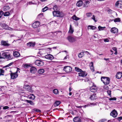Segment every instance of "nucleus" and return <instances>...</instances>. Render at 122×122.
I'll list each match as a JSON object with an SVG mask.
<instances>
[{
  "label": "nucleus",
  "mask_w": 122,
  "mask_h": 122,
  "mask_svg": "<svg viewBox=\"0 0 122 122\" xmlns=\"http://www.w3.org/2000/svg\"><path fill=\"white\" fill-rule=\"evenodd\" d=\"M114 21L115 22H118L120 21L121 20L120 18H117L114 20Z\"/></svg>",
  "instance_id": "obj_36"
},
{
  "label": "nucleus",
  "mask_w": 122,
  "mask_h": 122,
  "mask_svg": "<svg viewBox=\"0 0 122 122\" xmlns=\"http://www.w3.org/2000/svg\"><path fill=\"white\" fill-rule=\"evenodd\" d=\"M83 4V2L81 0L78 1L76 4V5L78 7L81 6Z\"/></svg>",
  "instance_id": "obj_23"
},
{
  "label": "nucleus",
  "mask_w": 122,
  "mask_h": 122,
  "mask_svg": "<svg viewBox=\"0 0 122 122\" xmlns=\"http://www.w3.org/2000/svg\"><path fill=\"white\" fill-rule=\"evenodd\" d=\"M104 41L105 42H108L109 41V40L107 39H104Z\"/></svg>",
  "instance_id": "obj_53"
},
{
  "label": "nucleus",
  "mask_w": 122,
  "mask_h": 122,
  "mask_svg": "<svg viewBox=\"0 0 122 122\" xmlns=\"http://www.w3.org/2000/svg\"><path fill=\"white\" fill-rule=\"evenodd\" d=\"M90 69L92 71H94V68L93 66V63L92 62H91L90 64Z\"/></svg>",
  "instance_id": "obj_24"
},
{
  "label": "nucleus",
  "mask_w": 122,
  "mask_h": 122,
  "mask_svg": "<svg viewBox=\"0 0 122 122\" xmlns=\"http://www.w3.org/2000/svg\"><path fill=\"white\" fill-rule=\"evenodd\" d=\"M0 76L3 75L4 74H3L4 72V70L2 69H0Z\"/></svg>",
  "instance_id": "obj_41"
},
{
  "label": "nucleus",
  "mask_w": 122,
  "mask_h": 122,
  "mask_svg": "<svg viewBox=\"0 0 122 122\" xmlns=\"http://www.w3.org/2000/svg\"><path fill=\"white\" fill-rule=\"evenodd\" d=\"M107 121V120L106 119H103L101 120V122H106Z\"/></svg>",
  "instance_id": "obj_55"
},
{
  "label": "nucleus",
  "mask_w": 122,
  "mask_h": 122,
  "mask_svg": "<svg viewBox=\"0 0 122 122\" xmlns=\"http://www.w3.org/2000/svg\"><path fill=\"white\" fill-rule=\"evenodd\" d=\"M35 64L38 66H41L44 65V63L41 60H37L36 61Z\"/></svg>",
  "instance_id": "obj_4"
},
{
  "label": "nucleus",
  "mask_w": 122,
  "mask_h": 122,
  "mask_svg": "<svg viewBox=\"0 0 122 122\" xmlns=\"http://www.w3.org/2000/svg\"><path fill=\"white\" fill-rule=\"evenodd\" d=\"M73 121L74 122H81V120L80 117H76L73 119Z\"/></svg>",
  "instance_id": "obj_17"
},
{
  "label": "nucleus",
  "mask_w": 122,
  "mask_h": 122,
  "mask_svg": "<svg viewBox=\"0 0 122 122\" xmlns=\"http://www.w3.org/2000/svg\"><path fill=\"white\" fill-rule=\"evenodd\" d=\"M10 9V7L8 5H5L3 8V10L4 11H7Z\"/></svg>",
  "instance_id": "obj_22"
},
{
  "label": "nucleus",
  "mask_w": 122,
  "mask_h": 122,
  "mask_svg": "<svg viewBox=\"0 0 122 122\" xmlns=\"http://www.w3.org/2000/svg\"><path fill=\"white\" fill-rule=\"evenodd\" d=\"M53 9L54 10V11H56V10H57V6L56 5H54L53 7Z\"/></svg>",
  "instance_id": "obj_46"
},
{
  "label": "nucleus",
  "mask_w": 122,
  "mask_h": 122,
  "mask_svg": "<svg viewBox=\"0 0 122 122\" xmlns=\"http://www.w3.org/2000/svg\"><path fill=\"white\" fill-rule=\"evenodd\" d=\"M105 28V27H102L101 26H99L98 28L100 31L103 30Z\"/></svg>",
  "instance_id": "obj_38"
},
{
  "label": "nucleus",
  "mask_w": 122,
  "mask_h": 122,
  "mask_svg": "<svg viewBox=\"0 0 122 122\" xmlns=\"http://www.w3.org/2000/svg\"><path fill=\"white\" fill-rule=\"evenodd\" d=\"M57 11H54L53 12V14L54 16H57Z\"/></svg>",
  "instance_id": "obj_43"
},
{
  "label": "nucleus",
  "mask_w": 122,
  "mask_h": 122,
  "mask_svg": "<svg viewBox=\"0 0 122 122\" xmlns=\"http://www.w3.org/2000/svg\"><path fill=\"white\" fill-rule=\"evenodd\" d=\"M29 66V65L27 64H25L24 66V67L25 68H27Z\"/></svg>",
  "instance_id": "obj_51"
},
{
  "label": "nucleus",
  "mask_w": 122,
  "mask_h": 122,
  "mask_svg": "<svg viewBox=\"0 0 122 122\" xmlns=\"http://www.w3.org/2000/svg\"><path fill=\"white\" fill-rule=\"evenodd\" d=\"M122 119V117H120L118 118V120L119 121H120Z\"/></svg>",
  "instance_id": "obj_59"
},
{
  "label": "nucleus",
  "mask_w": 122,
  "mask_h": 122,
  "mask_svg": "<svg viewBox=\"0 0 122 122\" xmlns=\"http://www.w3.org/2000/svg\"><path fill=\"white\" fill-rule=\"evenodd\" d=\"M79 76L84 77L87 75V74L85 71H81L80 73H78Z\"/></svg>",
  "instance_id": "obj_16"
},
{
  "label": "nucleus",
  "mask_w": 122,
  "mask_h": 122,
  "mask_svg": "<svg viewBox=\"0 0 122 122\" xmlns=\"http://www.w3.org/2000/svg\"><path fill=\"white\" fill-rule=\"evenodd\" d=\"M67 39L70 43H72L75 42L76 40V37L72 36H68Z\"/></svg>",
  "instance_id": "obj_3"
},
{
  "label": "nucleus",
  "mask_w": 122,
  "mask_h": 122,
  "mask_svg": "<svg viewBox=\"0 0 122 122\" xmlns=\"http://www.w3.org/2000/svg\"><path fill=\"white\" fill-rule=\"evenodd\" d=\"M13 64V62H11L8 65L5 66V67H7L10 66L12 65Z\"/></svg>",
  "instance_id": "obj_45"
},
{
  "label": "nucleus",
  "mask_w": 122,
  "mask_h": 122,
  "mask_svg": "<svg viewBox=\"0 0 122 122\" xmlns=\"http://www.w3.org/2000/svg\"><path fill=\"white\" fill-rule=\"evenodd\" d=\"M1 43L2 45L5 46H8L10 45L9 44L7 43L6 41H2Z\"/></svg>",
  "instance_id": "obj_25"
},
{
  "label": "nucleus",
  "mask_w": 122,
  "mask_h": 122,
  "mask_svg": "<svg viewBox=\"0 0 122 122\" xmlns=\"http://www.w3.org/2000/svg\"><path fill=\"white\" fill-rule=\"evenodd\" d=\"M2 58H3L7 59L9 60H10L13 59V57L11 56L10 54L7 52H4L2 53L1 54Z\"/></svg>",
  "instance_id": "obj_1"
},
{
  "label": "nucleus",
  "mask_w": 122,
  "mask_h": 122,
  "mask_svg": "<svg viewBox=\"0 0 122 122\" xmlns=\"http://www.w3.org/2000/svg\"><path fill=\"white\" fill-rule=\"evenodd\" d=\"M107 92L109 95L111 97V91L110 90H108Z\"/></svg>",
  "instance_id": "obj_47"
},
{
  "label": "nucleus",
  "mask_w": 122,
  "mask_h": 122,
  "mask_svg": "<svg viewBox=\"0 0 122 122\" xmlns=\"http://www.w3.org/2000/svg\"><path fill=\"white\" fill-rule=\"evenodd\" d=\"M61 102L60 101H56L54 103L55 107L58 106L60 104Z\"/></svg>",
  "instance_id": "obj_33"
},
{
  "label": "nucleus",
  "mask_w": 122,
  "mask_h": 122,
  "mask_svg": "<svg viewBox=\"0 0 122 122\" xmlns=\"http://www.w3.org/2000/svg\"><path fill=\"white\" fill-rule=\"evenodd\" d=\"M11 78L12 79H15L18 76V75L16 72L11 73L10 74Z\"/></svg>",
  "instance_id": "obj_9"
},
{
  "label": "nucleus",
  "mask_w": 122,
  "mask_h": 122,
  "mask_svg": "<svg viewBox=\"0 0 122 122\" xmlns=\"http://www.w3.org/2000/svg\"><path fill=\"white\" fill-rule=\"evenodd\" d=\"M90 98L91 100H96L97 99L96 94L95 93H94L91 96Z\"/></svg>",
  "instance_id": "obj_18"
},
{
  "label": "nucleus",
  "mask_w": 122,
  "mask_h": 122,
  "mask_svg": "<svg viewBox=\"0 0 122 122\" xmlns=\"http://www.w3.org/2000/svg\"><path fill=\"white\" fill-rule=\"evenodd\" d=\"M37 69L36 68L33 66L31 67L30 69V71L32 73H34L36 72Z\"/></svg>",
  "instance_id": "obj_19"
},
{
  "label": "nucleus",
  "mask_w": 122,
  "mask_h": 122,
  "mask_svg": "<svg viewBox=\"0 0 122 122\" xmlns=\"http://www.w3.org/2000/svg\"><path fill=\"white\" fill-rule=\"evenodd\" d=\"M48 9V7L46 6L42 9V11L43 12H44L47 10Z\"/></svg>",
  "instance_id": "obj_42"
},
{
  "label": "nucleus",
  "mask_w": 122,
  "mask_h": 122,
  "mask_svg": "<svg viewBox=\"0 0 122 122\" xmlns=\"http://www.w3.org/2000/svg\"><path fill=\"white\" fill-rule=\"evenodd\" d=\"M9 108V107L7 106H5L3 107V109H6Z\"/></svg>",
  "instance_id": "obj_52"
},
{
  "label": "nucleus",
  "mask_w": 122,
  "mask_h": 122,
  "mask_svg": "<svg viewBox=\"0 0 122 122\" xmlns=\"http://www.w3.org/2000/svg\"><path fill=\"white\" fill-rule=\"evenodd\" d=\"M44 70L43 69H40L39 70L38 72L40 74H42L44 72Z\"/></svg>",
  "instance_id": "obj_34"
},
{
  "label": "nucleus",
  "mask_w": 122,
  "mask_h": 122,
  "mask_svg": "<svg viewBox=\"0 0 122 122\" xmlns=\"http://www.w3.org/2000/svg\"><path fill=\"white\" fill-rule=\"evenodd\" d=\"M116 77L118 79H120L122 77V74L120 72H118L117 73L116 75Z\"/></svg>",
  "instance_id": "obj_21"
},
{
  "label": "nucleus",
  "mask_w": 122,
  "mask_h": 122,
  "mask_svg": "<svg viewBox=\"0 0 122 122\" xmlns=\"http://www.w3.org/2000/svg\"><path fill=\"white\" fill-rule=\"evenodd\" d=\"M76 108H81L82 107V106H76Z\"/></svg>",
  "instance_id": "obj_61"
},
{
  "label": "nucleus",
  "mask_w": 122,
  "mask_h": 122,
  "mask_svg": "<svg viewBox=\"0 0 122 122\" xmlns=\"http://www.w3.org/2000/svg\"><path fill=\"white\" fill-rule=\"evenodd\" d=\"M35 110L38 112H41V111L39 109H36Z\"/></svg>",
  "instance_id": "obj_54"
},
{
  "label": "nucleus",
  "mask_w": 122,
  "mask_h": 122,
  "mask_svg": "<svg viewBox=\"0 0 122 122\" xmlns=\"http://www.w3.org/2000/svg\"><path fill=\"white\" fill-rule=\"evenodd\" d=\"M84 55L83 52H81L78 54V56L79 57L81 58L83 57Z\"/></svg>",
  "instance_id": "obj_35"
},
{
  "label": "nucleus",
  "mask_w": 122,
  "mask_h": 122,
  "mask_svg": "<svg viewBox=\"0 0 122 122\" xmlns=\"http://www.w3.org/2000/svg\"><path fill=\"white\" fill-rule=\"evenodd\" d=\"M109 58L106 59V58H104V60H106V61H107V60H109Z\"/></svg>",
  "instance_id": "obj_63"
},
{
  "label": "nucleus",
  "mask_w": 122,
  "mask_h": 122,
  "mask_svg": "<svg viewBox=\"0 0 122 122\" xmlns=\"http://www.w3.org/2000/svg\"><path fill=\"white\" fill-rule=\"evenodd\" d=\"M86 16L88 17H89L91 16L92 15V13H87L86 14Z\"/></svg>",
  "instance_id": "obj_44"
},
{
  "label": "nucleus",
  "mask_w": 122,
  "mask_h": 122,
  "mask_svg": "<svg viewBox=\"0 0 122 122\" xmlns=\"http://www.w3.org/2000/svg\"><path fill=\"white\" fill-rule=\"evenodd\" d=\"M20 70V69H19V68H17V70L16 71V72H16V73H17L18 71Z\"/></svg>",
  "instance_id": "obj_60"
},
{
  "label": "nucleus",
  "mask_w": 122,
  "mask_h": 122,
  "mask_svg": "<svg viewBox=\"0 0 122 122\" xmlns=\"http://www.w3.org/2000/svg\"><path fill=\"white\" fill-rule=\"evenodd\" d=\"M35 42H30L26 44L27 46L30 48L33 47H34L36 44Z\"/></svg>",
  "instance_id": "obj_6"
},
{
  "label": "nucleus",
  "mask_w": 122,
  "mask_h": 122,
  "mask_svg": "<svg viewBox=\"0 0 122 122\" xmlns=\"http://www.w3.org/2000/svg\"><path fill=\"white\" fill-rule=\"evenodd\" d=\"M0 26L4 29H5L10 30L9 29H11L10 28H9L8 26L5 24L0 23Z\"/></svg>",
  "instance_id": "obj_10"
},
{
  "label": "nucleus",
  "mask_w": 122,
  "mask_h": 122,
  "mask_svg": "<svg viewBox=\"0 0 122 122\" xmlns=\"http://www.w3.org/2000/svg\"><path fill=\"white\" fill-rule=\"evenodd\" d=\"M110 31L113 33H117L118 32V29L115 27H113L111 29Z\"/></svg>",
  "instance_id": "obj_13"
},
{
  "label": "nucleus",
  "mask_w": 122,
  "mask_h": 122,
  "mask_svg": "<svg viewBox=\"0 0 122 122\" xmlns=\"http://www.w3.org/2000/svg\"><path fill=\"white\" fill-rule=\"evenodd\" d=\"M74 31V30L72 28L71 25H70L69 30L68 31L69 33L72 34Z\"/></svg>",
  "instance_id": "obj_32"
},
{
  "label": "nucleus",
  "mask_w": 122,
  "mask_h": 122,
  "mask_svg": "<svg viewBox=\"0 0 122 122\" xmlns=\"http://www.w3.org/2000/svg\"><path fill=\"white\" fill-rule=\"evenodd\" d=\"M97 27H96L91 25H89L88 26V29H91L92 30H95Z\"/></svg>",
  "instance_id": "obj_28"
},
{
  "label": "nucleus",
  "mask_w": 122,
  "mask_h": 122,
  "mask_svg": "<svg viewBox=\"0 0 122 122\" xmlns=\"http://www.w3.org/2000/svg\"><path fill=\"white\" fill-rule=\"evenodd\" d=\"M90 2L88 0H86L85 3L84 4V7H87L89 5Z\"/></svg>",
  "instance_id": "obj_31"
},
{
  "label": "nucleus",
  "mask_w": 122,
  "mask_h": 122,
  "mask_svg": "<svg viewBox=\"0 0 122 122\" xmlns=\"http://www.w3.org/2000/svg\"><path fill=\"white\" fill-rule=\"evenodd\" d=\"M40 31V30L39 29H37V31L38 32H39Z\"/></svg>",
  "instance_id": "obj_64"
},
{
  "label": "nucleus",
  "mask_w": 122,
  "mask_h": 122,
  "mask_svg": "<svg viewBox=\"0 0 122 122\" xmlns=\"http://www.w3.org/2000/svg\"><path fill=\"white\" fill-rule=\"evenodd\" d=\"M64 70L67 73L71 72L72 71L71 67L69 66H66L64 68Z\"/></svg>",
  "instance_id": "obj_5"
},
{
  "label": "nucleus",
  "mask_w": 122,
  "mask_h": 122,
  "mask_svg": "<svg viewBox=\"0 0 122 122\" xmlns=\"http://www.w3.org/2000/svg\"><path fill=\"white\" fill-rule=\"evenodd\" d=\"M53 92L55 94H57L58 92V91L57 89H54L53 91Z\"/></svg>",
  "instance_id": "obj_40"
},
{
  "label": "nucleus",
  "mask_w": 122,
  "mask_h": 122,
  "mask_svg": "<svg viewBox=\"0 0 122 122\" xmlns=\"http://www.w3.org/2000/svg\"><path fill=\"white\" fill-rule=\"evenodd\" d=\"M96 105V104L95 103H89L85 105V106L86 107H88V106H95Z\"/></svg>",
  "instance_id": "obj_30"
},
{
  "label": "nucleus",
  "mask_w": 122,
  "mask_h": 122,
  "mask_svg": "<svg viewBox=\"0 0 122 122\" xmlns=\"http://www.w3.org/2000/svg\"><path fill=\"white\" fill-rule=\"evenodd\" d=\"M24 87L29 92H32L33 91L31 89V87L29 85H25L24 86Z\"/></svg>",
  "instance_id": "obj_12"
},
{
  "label": "nucleus",
  "mask_w": 122,
  "mask_h": 122,
  "mask_svg": "<svg viewBox=\"0 0 122 122\" xmlns=\"http://www.w3.org/2000/svg\"><path fill=\"white\" fill-rule=\"evenodd\" d=\"M75 70L77 72H81L82 71L81 69L79 68H78L75 67Z\"/></svg>",
  "instance_id": "obj_37"
},
{
  "label": "nucleus",
  "mask_w": 122,
  "mask_h": 122,
  "mask_svg": "<svg viewBox=\"0 0 122 122\" xmlns=\"http://www.w3.org/2000/svg\"><path fill=\"white\" fill-rule=\"evenodd\" d=\"M57 16L61 17H63L64 16V15L62 13H61L60 11H57Z\"/></svg>",
  "instance_id": "obj_20"
},
{
  "label": "nucleus",
  "mask_w": 122,
  "mask_h": 122,
  "mask_svg": "<svg viewBox=\"0 0 122 122\" xmlns=\"http://www.w3.org/2000/svg\"><path fill=\"white\" fill-rule=\"evenodd\" d=\"M4 14V12L3 11L1 10L0 11V14L2 16Z\"/></svg>",
  "instance_id": "obj_56"
},
{
  "label": "nucleus",
  "mask_w": 122,
  "mask_h": 122,
  "mask_svg": "<svg viewBox=\"0 0 122 122\" xmlns=\"http://www.w3.org/2000/svg\"><path fill=\"white\" fill-rule=\"evenodd\" d=\"M90 90L91 92H96L97 90V88L96 86H92L90 87Z\"/></svg>",
  "instance_id": "obj_14"
},
{
  "label": "nucleus",
  "mask_w": 122,
  "mask_h": 122,
  "mask_svg": "<svg viewBox=\"0 0 122 122\" xmlns=\"http://www.w3.org/2000/svg\"><path fill=\"white\" fill-rule=\"evenodd\" d=\"M40 25V23L39 21H36L33 23L32 26L34 28H36L39 26Z\"/></svg>",
  "instance_id": "obj_8"
},
{
  "label": "nucleus",
  "mask_w": 122,
  "mask_h": 122,
  "mask_svg": "<svg viewBox=\"0 0 122 122\" xmlns=\"http://www.w3.org/2000/svg\"><path fill=\"white\" fill-rule=\"evenodd\" d=\"M45 58L49 60H52L54 58V56L50 54H48L45 56Z\"/></svg>",
  "instance_id": "obj_15"
},
{
  "label": "nucleus",
  "mask_w": 122,
  "mask_h": 122,
  "mask_svg": "<svg viewBox=\"0 0 122 122\" xmlns=\"http://www.w3.org/2000/svg\"><path fill=\"white\" fill-rule=\"evenodd\" d=\"M115 6L116 7L118 8H121L122 7V1L119 0L117 1L115 4Z\"/></svg>",
  "instance_id": "obj_7"
},
{
  "label": "nucleus",
  "mask_w": 122,
  "mask_h": 122,
  "mask_svg": "<svg viewBox=\"0 0 122 122\" xmlns=\"http://www.w3.org/2000/svg\"><path fill=\"white\" fill-rule=\"evenodd\" d=\"M93 20L95 21V22H96L97 21V20H96L95 19V17L94 15H93L92 17L91 18Z\"/></svg>",
  "instance_id": "obj_50"
},
{
  "label": "nucleus",
  "mask_w": 122,
  "mask_h": 122,
  "mask_svg": "<svg viewBox=\"0 0 122 122\" xmlns=\"http://www.w3.org/2000/svg\"><path fill=\"white\" fill-rule=\"evenodd\" d=\"M112 49L115 51H117V48L115 47H114Z\"/></svg>",
  "instance_id": "obj_58"
},
{
  "label": "nucleus",
  "mask_w": 122,
  "mask_h": 122,
  "mask_svg": "<svg viewBox=\"0 0 122 122\" xmlns=\"http://www.w3.org/2000/svg\"><path fill=\"white\" fill-rule=\"evenodd\" d=\"M116 98L115 97H112L109 99V100L110 101L112 100H116Z\"/></svg>",
  "instance_id": "obj_49"
},
{
  "label": "nucleus",
  "mask_w": 122,
  "mask_h": 122,
  "mask_svg": "<svg viewBox=\"0 0 122 122\" xmlns=\"http://www.w3.org/2000/svg\"><path fill=\"white\" fill-rule=\"evenodd\" d=\"M113 21H114V20H111V19H109V22H111Z\"/></svg>",
  "instance_id": "obj_62"
},
{
  "label": "nucleus",
  "mask_w": 122,
  "mask_h": 122,
  "mask_svg": "<svg viewBox=\"0 0 122 122\" xmlns=\"http://www.w3.org/2000/svg\"><path fill=\"white\" fill-rule=\"evenodd\" d=\"M10 14V13L9 12H6L4 14V15L5 16H8Z\"/></svg>",
  "instance_id": "obj_39"
},
{
  "label": "nucleus",
  "mask_w": 122,
  "mask_h": 122,
  "mask_svg": "<svg viewBox=\"0 0 122 122\" xmlns=\"http://www.w3.org/2000/svg\"><path fill=\"white\" fill-rule=\"evenodd\" d=\"M72 19L74 20L77 21L80 19V18L77 17L75 15H73L71 17Z\"/></svg>",
  "instance_id": "obj_29"
},
{
  "label": "nucleus",
  "mask_w": 122,
  "mask_h": 122,
  "mask_svg": "<svg viewBox=\"0 0 122 122\" xmlns=\"http://www.w3.org/2000/svg\"><path fill=\"white\" fill-rule=\"evenodd\" d=\"M25 102L29 103L30 105L33 106L34 105V103L32 101L28 100H25Z\"/></svg>",
  "instance_id": "obj_27"
},
{
  "label": "nucleus",
  "mask_w": 122,
  "mask_h": 122,
  "mask_svg": "<svg viewBox=\"0 0 122 122\" xmlns=\"http://www.w3.org/2000/svg\"><path fill=\"white\" fill-rule=\"evenodd\" d=\"M13 55L14 56L16 57H19L20 56V54L17 51L14 52Z\"/></svg>",
  "instance_id": "obj_26"
},
{
  "label": "nucleus",
  "mask_w": 122,
  "mask_h": 122,
  "mask_svg": "<svg viewBox=\"0 0 122 122\" xmlns=\"http://www.w3.org/2000/svg\"><path fill=\"white\" fill-rule=\"evenodd\" d=\"M101 81L105 85H107L109 83L110 79L108 77H102L101 78Z\"/></svg>",
  "instance_id": "obj_2"
},
{
  "label": "nucleus",
  "mask_w": 122,
  "mask_h": 122,
  "mask_svg": "<svg viewBox=\"0 0 122 122\" xmlns=\"http://www.w3.org/2000/svg\"><path fill=\"white\" fill-rule=\"evenodd\" d=\"M35 96H30L29 97V98L30 99H32L34 100L35 98Z\"/></svg>",
  "instance_id": "obj_48"
},
{
  "label": "nucleus",
  "mask_w": 122,
  "mask_h": 122,
  "mask_svg": "<svg viewBox=\"0 0 122 122\" xmlns=\"http://www.w3.org/2000/svg\"><path fill=\"white\" fill-rule=\"evenodd\" d=\"M75 24L77 26L78 25V23L77 21H75L74 22Z\"/></svg>",
  "instance_id": "obj_57"
},
{
  "label": "nucleus",
  "mask_w": 122,
  "mask_h": 122,
  "mask_svg": "<svg viewBox=\"0 0 122 122\" xmlns=\"http://www.w3.org/2000/svg\"><path fill=\"white\" fill-rule=\"evenodd\" d=\"M110 115L114 117H116L117 116V113L116 111L115 110H113L111 113Z\"/></svg>",
  "instance_id": "obj_11"
}]
</instances>
